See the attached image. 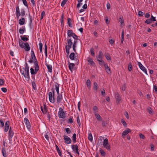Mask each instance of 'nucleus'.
Returning <instances> with one entry per match:
<instances>
[{
    "instance_id": "obj_11",
    "label": "nucleus",
    "mask_w": 157,
    "mask_h": 157,
    "mask_svg": "<svg viewBox=\"0 0 157 157\" xmlns=\"http://www.w3.org/2000/svg\"><path fill=\"white\" fill-rule=\"evenodd\" d=\"M31 56L32 59L34 60L33 63L35 62H38L37 60L36 59V58L35 56V55L34 52L32 48V49L31 52Z\"/></svg>"
},
{
    "instance_id": "obj_15",
    "label": "nucleus",
    "mask_w": 157,
    "mask_h": 157,
    "mask_svg": "<svg viewBox=\"0 0 157 157\" xmlns=\"http://www.w3.org/2000/svg\"><path fill=\"white\" fill-rule=\"evenodd\" d=\"M98 88L99 86L97 83L95 82H94L93 85V90L95 91V92H97Z\"/></svg>"
},
{
    "instance_id": "obj_16",
    "label": "nucleus",
    "mask_w": 157,
    "mask_h": 157,
    "mask_svg": "<svg viewBox=\"0 0 157 157\" xmlns=\"http://www.w3.org/2000/svg\"><path fill=\"white\" fill-rule=\"evenodd\" d=\"M10 122L9 121H7L5 124V128L4 131L7 132L8 130Z\"/></svg>"
},
{
    "instance_id": "obj_33",
    "label": "nucleus",
    "mask_w": 157,
    "mask_h": 157,
    "mask_svg": "<svg viewBox=\"0 0 157 157\" xmlns=\"http://www.w3.org/2000/svg\"><path fill=\"white\" fill-rule=\"evenodd\" d=\"M88 139L89 140L92 142L93 141V136L91 133H89Z\"/></svg>"
},
{
    "instance_id": "obj_12",
    "label": "nucleus",
    "mask_w": 157,
    "mask_h": 157,
    "mask_svg": "<svg viewBox=\"0 0 157 157\" xmlns=\"http://www.w3.org/2000/svg\"><path fill=\"white\" fill-rule=\"evenodd\" d=\"M63 139L65 141V143L67 144H70L71 142V140L67 136H63Z\"/></svg>"
},
{
    "instance_id": "obj_28",
    "label": "nucleus",
    "mask_w": 157,
    "mask_h": 157,
    "mask_svg": "<svg viewBox=\"0 0 157 157\" xmlns=\"http://www.w3.org/2000/svg\"><path fill=\"white\" fill-rule=\"evenodd\" d=\"M29 36H28V37H27L26 35H24V36H21V37L22 40L25 42L29 40Z\"/></svg>"
},
{
    "instance_id": "obj_19",
    "label": "nucleus",
    "mask_w": 157,
    "mask_h": 157,
    "mask_svg": "<svg viewBox=\"0 0 157 157\" xmlns=\"http://www.w3.org/2000/svg\"><path fill=\"white\" fill-rule=\"evenodd\" d=\"M103 56V53L101 51H100L99 52L98 55L97 57V60L102 59V57Z\"/></svg>"
},
{
    "instance_id": "obj_53",
    "label": "nucleus",
    "mask_w": 157,
    "mask_h": 157,
    "mask_svg": "<svg viewBox=\"0 0 157 157\" xmlns=\"http://www.w3.org/2000/svg\"><path fill=\"white\" fill-rule=\"evenodd\" d=\"M43 113H46L47 112V109H40Z\"/></svg>"
},
{
    "instance_id": "obj_62",
    "label": "nucleus",
    "mask_w": 157,
    "mask_h": 157,
    "mask_svg": "<svg viewBox=\"0 0 157 157\" xmlns=\"http://www.w3.org/2000/svg\"><path fill=\"white\" fill-rule=\"evenodd\" d=\"M2 91L4 93H6L7 92V89L6 88L3 87L1 88Z\"/></svg>"
},
{
    "instance_id": "obj_45",
    "label": "nucleus",
    "mask_w": 157,
    "mask_h": 157,
    "mask_svg": "<svg viewBox=\"0 0 157 157\" xmlns=\"http://www.w3.org/2000/svg\"><path fill=\"white\" fill-rule=\"evenodd\" d=\"M68 0H63L61 3V6L63 7Z\"/></svg>"
},
{
    "instance_id": "obj_47",
    "label": "nucleus",
    "mask_w": 157,
    "mask_h": 157,
    "mask_svg": "<svg viewBox=\"0 0 157 157\" xmlns=\"http://www.w3.org/2000/svg\"><path fill=\"white\" fill-rule=\"evenodd\" d=\"M147 110L150 114H152L153 113V111L152 109H147Z\"/></svg>"
},
{
    "instance_id": "obj_42",
    "label": "nucleus",
    "mask_w": 157,
    "mask_h": 157,
    "mask_svg": "<svg viewBox=\"0 0 157 157\" xmlns=\"http://www.w3.org/2000/svg\"><path fill=\"white\" fill-rule=\"evenodd\" d=\"M56 150H57V152H58V153L59 154V155L60 156H61V155H62V153L59 150V147H58V146L57 145H56Z\"/></svg>"
},
{
    "instance_id": "obj_34",
    "label": "nucleus",
    "mask_w": 157,
    "mask_h": 157,
    "mask_svg": "<svg viewBox=\"0 0 157 157\" xmlns=\"http://www.w3.org/2000/svg\"><path fill=\"white\" fill-rule=\"evenodd\" d=\"M39 48H40V53H42V46H43V44L41 42V41H40V42L39 44Z\"/></svg>"
},
{
    "instance_id": "obj_52",
    "label": "nucleus",
    "mask_w": 157,
    "mask_h": 157,
    "mask_svg": "<svg viewBox=\"0 0 157 157\" xmlns=\"http://www.w3.org/2000/svg\"><path fill=\"white\" fill-rule=\"evenodd\" d=\"M63 14H62L61 19L60 20V21L61 24V25H62L63 23Z\"/></svg>"
},
{
    "instance_id": "obj_44",
    "label": "nucleus",
    "mask_w": 157,
    "mask_h": 157,
    "mask_svg": "<svg viewBox=\"0 0 157 157\" xmlns=\"http://www.w3.org/2000/svg\"><path fill=\"white\" fill-rule=\"evenodd\" d=\"M32 86L34 90H36V84L34 82H32Z\"/></svg>"
},
{
    "instance_id": "obj_22",
    "label": "nucleus",
    "mask_w": 157,
    "mask_h": 157,
    "mask_svg": "<svg viewBox=\"0 0 157 157\" xmlns=\"http://www.w3.org/2000/svg\"><path fill=\"white\" fill-rule=\"evenodd\" d=\"M74 33L72 30H69L67 31V36L69 37H71L73 35V34H74Z\"/></svg>"
},
{
    "instance_id": "obj_31",
    "label": "nucleus",
    "mask_w": 157,
    "mask_h": 157,
    "mask_svg": "<svg viewBox=\"0 0 157 157\" xmlns=\"http://www.w3.org/2000/svg\"><path fill=\"white\" fill-rule=\"evenodd\" d=\"M75 54L74 53H71L69 55V58L71 60H74V57Z\"/></svg>"
},
{
    "instance_id": "obj_51",
    "label": "nucleus",
    "mask_w": 157,
    "mask_h": 157,
    "mask_svg": "<svg viewBox=\"0 0 157 157\" xmlns=\"http://www.w3.org/2000/svg\"><path fill=\"white\" fill-rule=\"evenodd\" d=\"M140 138V139L144 140L145 139L144 136L141 133H140L139 134Z\"/></svg>"
},
{
    "instance_id": "obj_5",
    "label": "nucleus",
    "mask_w": 157,
    "mask_h": 157,
    "mask_svg": "<svg viewBox=\"0 0 157 157\" xmlns=\"http://www.w3.org/2000/svg\"><path fill=\"white\" fill-rule=\"evenodd\" d=\"M63 96L62 94H58L56 98V103L58 104H60V106H58V107L59 108H62L63 107V106L61 104L62 103Z\"/></svg>"
},
{
    "instance_id": "obj_43",
    "label": "nucleus",
    "mask_w": 157,
    "mask_h": 157,
    "mask_svg": "<svg viewBox=\"0 0 157 157\" xmlns=\"http://www.w3.org/2000/svg\"><path fill=\"white\" fill-rule=\"evenodd\" d=\"M72 37L76 40H79V37L77 36L75 33L73 34V35Z\"/></svg>"
},
{
    "instance_id": "obj_58",
    "label": "nucleus",
    "mask_w": 157,
    "mask_h": 157,
    "mask_svg": "<svg viewBox=\"0 0 157 157\" xmlns=\"http://www.w3.org/2000/svg\"><path fill=\"white\" fill-rule=\"evenodd\" d=\"M45 15V13L44 11H43L41 12V18L40 19H43V16Z\"/></svg>"
},
{
    "instance_id": "obj_35",
    "label": "nucleus",
    "mask_w": 157,
    "mask_h": 157,
    "mask_svg": "<svg viewBox=\"0 0 157 157\" xmlns=\"http://www.w3.org/2000/svg\"><path fill=\"white\" fill-rule=\"evenodd\" d=\"M119 21L120 22L121 25H123L124 24V20L122 16L120 17Z\"/></svg>"
},
{
    "instance_id": "obj_40",
    "label": "nucleus",
    "mask_w": 157,
    "mask_h": 157,
    "mask_svg": "<svg viewBox=\"0 0 157 157\" xmlns=\"http://www.w3.org/2000/svg\"><path fill=\"white\" fill-rule=\"evenodd\" d=\"M76 134L74 133L72 136V139L74 143L76 142Z\"/></svg>"
},
{
    "instance_id": "obj_64",
    "label": "nucleus",
    "mask_w": 157,
    "mask_h": 157,
    "mask_svg": "<svg viewBox=\"0 0 157 157\" xmlns=\"http://www.w3.org/2000/svg\"><path fill=\"white\" fill-rule=\"evenodd\" d=\"M105 57L106 59L107 60H110L111 59L110 56L109 55H106L105 56Z\"/></svg>"
},
{
    "instance_id": "obj_30",
    "label": "nucleus",
    "mask_w": 157,
    "mask_h": 157,
    "mask_svg": "<svg viewBox=\"0 0 157 157\" xmlns=\"http://www.w3.org/2000/svg\"><path fill=\"white\" fill-rule=\"evenodd\" d=\"M95 116L97 119L98 121H101L102 118L98 113H95Z\"/></svg>"
},
{
    "instance_id": "obj_1",
    "label": "nucleus",
    "mask_w": 157,
    "mask_h": 157,
    "mask_svg": "<svg viewBox=\"0 0 157 157\" xmlns=\"http://www.w3.org/2000/svg\"><path fill=\"white\" fill-rule=\"evenodd\" d=\"M25 67H23L24 71L21 70V73L25 78H26L28 80L30 79L29 72V67L27 63H25Z\"/></svg>"
},
{
    "instance_id": "obj_17",
    "label": "nucleus",
    "mask_w": 157,
    "mask_h": 157,
    "mask_svg": "<svg viewBox=\"0 0 157 157\" xmlns=\"http://www.w3.org/2000/svg\"><path fill=\"white\" fill-rule=\"evenodd\" d=\"M71 148L73 151L75 153V151L77 150H78V145L77 144L72 145L71 146Z\"/></svg>"
},
{
    "instance_id": "obj_20",
    "label": "nucleus",
    "mask_w": 157,
    "mask_h": 157,
    "mask_svg": "<svg viewBox=\"0 0 157 157\" xmlns=\"http://www.w3.org/2000/svg\"><path fill=\"white\" fill-rule=\"evenodd\" d=\"M45 65L46 66L48 70V71L52 73V65L50 64H48L47 63H46Z\"/></svg>"
},
{
    "instance_id": "obj_32",
    "label": "nucleus",
    "mask_w": 157,
    "mask_h": 157,
    "mask_svg": "<svg viewBox=\"0 0 157 157\" xmlns=\"http://www.w3.org/2000/svg\"><path fill=\"white\" fill-rule=\"evenodd\" d=\"M14 133L13 131L11 130V128L10 127L9 131V135L12 138L13 135Z\"/></svg>"
},
{
    "instance_id": "obj_29",
    "label": "nucleus",
    "mask_w": 157,
    "mask_h": 157,
    "mask_svg": "<svg viewBox=\"0 0 157 157\" xmlns=\"http://www.w3.org/2000/svg\"><path fill=\"white\" fill-rule=\"evenodd\" d=\"M75 64L73 63H70L68 65L69 69L72 72Z\"/></svg>"
},
{
    "instance_id": "obj_54",
    "label": "nucleus",
    "mask_w": 157,
    "mask_h": 157,
    "mask_svg": "<svg viewBox=\"0 0 157 157\" xmlns=\"http://www.w3.org/2000/svg\"><path fill=\"white\" fill-rule=\"evenodd\" d=\"M124 32L123 31L122 32L121 36V41L122 43L123 42V41L124 40Z\"/></svg>"
},
{
    "instance_id": "obj_24",
    "label": "nucleus",
    "mask_w": 157,
    "mask_h": 157,
    "mask_svg": "<svg viewBox=\"0 0 157 157\" xmlns=\"http://www.w3.org/2000/svg\"><path fill=\"white\" fill-rule=\"evenodd\" d=\"M77 40H75L74 41L73 44H72V48L74 51L75 52H76V45L77 43Z\"/></svg>"
},
{
    "instance_id": "obj_57",
    "label": "nucleus",
    "mask_w": 157,
    "mask_h": 157,
    "mask_svg": "<svg viewBox=\"0 0 157 157\" xmlns=\"http://www.w3.org/2000/svg\"><path fill=\"white\" fill-rule=\"evenodd\" d=\"M151 21H155L156 20L155 19V17H153L152 15H151L150 18Z\"/></svg>"
},
{
    "instance_id": "obj_9",
    "label": "nucleus",
    "mask_w": 157,
    "mask_h": 157,
    "mask_svg": "<svg viewBox=\"0 0 157 157\" xmlns=\"http://www.w3.org/2000/svg\"><path fill=\"white\" fill-rule=\"evenodd\" d=\"M16 17L18 19L20 16V12L19 7L18 4L16 6Z\"/></svg>"
},
{
    "instance_id": "obj_50",
    "label": "nucleus",
    "mask_w": 157,
    "mask_h": 157,
    "mask_svg": "<svg viewBox=\"0 0 157 157\" xmlns=\"http://www.w3.org/2000/svg\"><path fill=\"white\" fill-rule=\"evenodd\" d=\"M66 132L68 134H70L71 132V130H70V129L69 128H66L65 129Z\"/></svg>"
},
{
    "instance_id": "obj_21",
    "label": "nucleus",
    "mask_w": 157,
    "mask_h": 157,
    "mask_svg": "<svg viewBox=\"0 0 157 157\" xmlns=\"http://www.w3.org/2000/svg\"><path fill=\"white\" fill-rule=\"evenodd\" d=\"M104 67L106 72L108 74H110V69L108 66L107 64H105Z\"/></svg>"
},
{
    "instance_id": "obj_61",
    "label": "nucleus",
    "mask_w": 157,
    "mask_h": 157,
    "mask_svg": "<svg viewBox=\"0 0 157 157\" xmlns=\"http://www.w3.org/2000/svg\"><path fill=\"white\" fill-rule=\"evenodd\" d=\"M100 152L101 155L102 156H104L105 154V152L102 150H100Z\"/></svg>"
},
{
    "instance_id": "obj_14",
    "label": "nucleus",
    "mask_w": 157,
    "mask_h": 157,
    "mask_svg": "<svg viewBox=\"0 0 157 157\" xmlns=\"http://www.w3.org/2000/svg\"><path fill=\"white\" fill-rule=\"evenodd\" d=\"M115 98L117 102L118 103L121 100V98L119 94L118 93H117L115 94Z\"/></svg>"
},
{
    "instance_id": "obj_10",
    "label": "nucleus",
    "mask_w": 157,
    "mask_h": 157,
    "mask_svg": "<svg viewBox=\"0 0 157 157\" xmlns=\"http://www.w3.org/2000/svg\"><path fill=\"white\" fill-rule=\"evenodd\" d=\"M138 64L140 68L146 74H147V72L145 67L141 64L140 62H138Z\"/></svg>"
},
{
    "instance_id": "obj_18",
    "label": "nucleus",
    "mask_w": 157,
    "mask_h": 157,
    "mask_svg": "<svg viewBox=\"0 0 157 157\" xmlns=\"http://www.w3.org/2000/svg\"><path fill=\"white\" fill-rule=\"evenodd\" d=\"M131 132V130L129 128L127 129L126 130H124L123 132L122 133V136L123 138L124 137V136L127 135L128 133Z\"/></svg>"
},
{
    "instance_id": "obj_27",
    "label": "nucleus",
    "mask_w": 157,
    "mask_h": 157,
    "mask_svg": "<svg viewBox=\"0 0 157 157\" xmlns=\"http://www.w3.org/2000/svg\"><path fill=\"white\" fill-rule=\"evenodd\" d=\"M86 85L89 89H90L91 87V83L90 79H88L87 80L86 82Z\"/></svg>"
},
{
    "instance_id": "obj_3",
    "label": "nucleus",
    "mask_w": 157,
    "mask_h": 157,
    "mask_svg": "<svg viewBox=\"0 0 157 157\" xmlns=\"http://www.w3.org/2000/svg\"><path fill=\"white\" fill-rule=\"evenodd\" d=\"M33 63L35 65V70L33 68H31L30 69V73L32 75L36 74L39 68L38 62H35Z\"/></svg>"
},
{
    "instance_id": "obj_26",
    "label": "nucleus",
    "mask_w": 157,
    "mask_h": 157,
    "mask_svg": "<svg viewBox=\"0 0 157 157\" xmlns=\"http://www.w3.org/2000/svg\"><path fill=\"white\" fill-rule=\"evenodd\" d=\"M19 24L20 25H23L25 23V19L24 17H21V19H19Z\"/></svg>"
},
{
    "instance_id": "obj_7",
    "label": "nucleus",
    "mask_w": 157,
    "mask_h": 157,
    "mask_svg": "<svg viewBox=\"0 0 157 157\" xmlns=\"http://www.w3.org/2000/svg\"><path fill=\"white\" fill-rule=\"evenodd\" d=\"M58 114L60 118H64L65 117L66 115L63 109H59Z\"/></svg>"
},
{
    "instance_id": "obj_36",
    "label": "nucleus",
    "mask_w": 157,
    "mask_h": 157,
    "mask_svg": "<svg viewBox=\"0 0 157 157\" xmlns=\"http://www.w3.org/2000/svg\"><path fill=\"white\" fill-rule=\"evenodd\" d=\"M67 23L70 27L72 28V24L71 23V20L70 18H68L67 19Z\"/></svg>"
},
{
    "instance_id": "obj_59",
    "label": "nucleus",
    "mask_w": 157,
    "mask_h": 157,
    "mask_svg": "<svg viewBox=\"0 0 157 157\" xmlns=\"http://www.w3.org/2000/svg\"><path fill=\"white\" fill-rule=\"evenodd\" d=\"M138 15L140 17H142L143 16L144 13L141 11H139L138 13Z\"/></svg>"
},
{
    "instance_id": "obj_41",
    "label": "nucleus",
    "mask_w": 157,
    "mask_h": 157,
    "mask_svg": "<svg viewBox=\"0 0 157 157\" xmlns=\"http://www.w3.org/2000/svg\"><path fill=\"white\" fill-rule=\"evenodd\" d=\"M2 152L3 156H4V157H6V150H5V148H2Z\"/></svg>"
},
{
    "instance_id": "obj_63",
    "label": "nucleus",
    "mask_w": 157,
    "mask_h": 157,
    "mask_svg": "<svg viewBox=\"0 0 157 157\" xmlns=\"http://www.w3.org/2000/svg\"><path fill=\"white\" fill-rule=\"evenodd\" d=\"M0 124L1 125V126L2 127H3L4 126V123L3 121L2 120H0Z\"/></svg>"
},
{
    "instance_id": "obj_39",
    "label": "nucleus",
    "mask_w": 157,
    "mask_h": 157,
    "mask_svg": "<svg viewBox=\"0 0 157 157\" xmlns=\"http://www.w3.org/2000/svg\"><path fill=\"white\" fill-rule=\"evenodd\" d=\"M21 12L20 13V16L24 17L25 14V11L24 9H21Z\"/></svg>"
},
{
    "instance_id": "obj_6",
    "label": "nucleus",
    "mask_w": 157,
    "mask_h": 157,
    "mask_svg": "<svg viewBox=\"0 0 157 157\" xmlns=\"http://www.w3.org/2000/svg\"><path fill=\"white\" fill-rule=\"evenodd\" d=\"M103 145V147L108 150H110V145L109 144L108 140L107 138H105L104 140Z\"/></svg>"
},
{
    "instance_id": "obj_4",
    "label": "nucleus",
    "mask_w": 157,
    "mask_h": 157,
    "mask_svg": "<svg viewBox=\"0 0 157 157\" xmlns=\"http://www.w3.org/2000/svg\"><path fill=\"white\" fill-rule=\"evenodd\" d=\"M68 45L66 46L65 49L68 55L69 53V50L72 45L73 42L71 38L68 39L67 40Z\"/></svg>"
},
{
    "instance_id": "obj_60",
    "label": "nucleus",
    "mask_w": 157,
    "mask_h": 157,
    "mask_svg": "<svg viewBox=\"0 0 157 157\" xmlns=\"http://www.w3.org/2000/svg\"><path fill=\"white\" fill-rule=\"evenodd\" d=\"M105 22L107 24H109V21L108 20V18L107 17H105Z\"/></svg>"
},
{
    "instance_id": "obj_8",
    "label": "nucleus",
    "mask_w": 157,
    "mask_h": 157,
    "mask_svg": "<svg viewBox=\"0 0 157 157\" xmlns=\"http://www.w3.org/2000/svg\"><path fill=\"white\" fill-rule=\"evenodd\" d=\"M49 99L50 102L53 103L55 102L54 95H53L52 92H49L48 94Z\"/></svg>"
},
{
    "instance_id": "obj_49",
    "label": "nucleus",
    "mask_w": 157,
    "mask_h": 157,
    "mask_svg": "<svg viewBox=\"0 0 157 157\" xmlns=\"http://www.w3.org/2000/svg\"><path fill=\"white\" fill-rule=\"evenodd\" d=\"M22 1L24 5L27 7H28V4L26 0H22Z\"/></svg>"
},
{
    "instance_id": "obj_13",
    "label": "nucleus",
    "mask_w": 157,
    "mask_h": 157,
    "mask_svg": "<svg viewBox=\"0 0 157 157\" xmlns=\"http://www.w3.org/2000/svg\"><path fill=\"white\" fill-rule=\"evenodd\" d=\"M24 121L27 128H30V124L28 119L26 118H25L24 119Z\"/></svg>"
},
{
    "instance_id": "obj_23",
    "label": "nucleus",
    "mask_w": 157,
    "mask_h": 157,
    "mask_svg": "<svg viewBox=\"0 0 157 157\" xmlns=\"http://www.w3.org/2000/svg\"><path fill=\"white\" fill-rule=\"evenodd\" d=\"M25 26H22V28H20L19 29V33L20 34H23L25 31Z\"/></svg>"
},
{
    "instance_id": "obj_55",
    "label": "nucleus",
    "mask_w": 157,
    "mask_h": 157,
    "mask_svg": "<svg viewBox=\"0 0 157 157\" xmlns=\"http://www.w3.org/2000/svg\"><path fill=\"white\" fill-rule=\"evenodd\" d=\"M29 17L30 20V22L29 25H31L32 23V17L30 15H29Z\"/></svg>"
},
{
    "instance_id": "obj_46",
    "label": "nucleus",
    "mask_w": 157,
    "mask_h": 157,
    "mask_svg": "<svg viewBox=\"0 0 157 157\" xmlns=\"http://www.w3.org/2000/svg\"><path fill=\"white\" fill-rule=\"evenodd\" d=\"M128 70L129 71H131L132 69V67L131 63L129 64L128 66Z\"/></svg>"
},
{
    "instance_id": "obj_56",
    "label": "nucleus",
    "mask_w": 157,
    "mask_h": 157,
    "mask_svg": "<svg viewBox=\"0 0 157 157\" xmlns=\"http://www.w3.org/2000/svg\"><path fill=\"white\" fill-rule=\"evenodd\" d=\"M151 22L152 21L150 19L147 20L145 21V23H147V24H150Z\"/></svg>"
},
{
    "instance_id": "obj_25",
    "label": "nucleus",
    "mask_w": 157,
    "mask_h": 157,
    "mask_svg": "<svg viewBox=\"0 0 157 157\" xmlns=\"http://www.w3.org/2000/svg\"><path fill=\"white\" fill-rule=\"evenodd\" d=\"M55 89L56 90L57 94H60L59 93V85L58 84L56 83L55 85Z\"/></svg>"
},
{
    "instance_id": "obj_48",
    "label": "nucleus",
    "mask_w": 157,
    "mask_h": 157,
    "mask_svg": "<svg viewBox=\"0 0 157 157\" xmlns=\"http://www.w3.org/2000/svg\"><path fill=\"white\" fill-rule=\"evenodd\" d=\"M90 53H91V54L93 56H94L95 54H94V49L93 48H91L90 49Z\"/></svg>"
},
{
    "instance_id": "obj_38",
    "label": "nucleus",
    "mask_w": 157,
    "mask_h": 157,
    "mask_svg": "<svg viewBox=\"0 0 157 157\" xmlns=\"http://www.w3.org/2000/svg\"><path fill=\"white\" fill-rule=\"evenodd\" d=\"M87 61L89 62V64L92 65H93L94 64V63L93 60V59L91 58H90L87 60Z\"/></svg>"
},
{
    "instance_id": "obj_37",
    "label": "nucleus",
    "mask_w": 157,
    "mask_h": 157,
    "mask_svg": "<svg viewBox=\"0 0 157 157\" xmlns=\"http://www.w3.org/2000/svg\"><path fill=\"white\" fill-rule=\"evenodd\" d=\"M98 61L99 62V65H101V66H103H103H104V65L105 64H107L106 63H105L104 61L102 60V59L98 60Z\"/></svg>"
},
{
    "instance_id": "obj_2",
    "label": "nucleus",
    "mask_w": 157,
    "mask_h": 157,
    "mask_svg": "<svg viewBox=\"0 0 157 157\" xmlns=\"http://www.w3.org/2000/svg\"><path fill=\"white\" fill-rule=\"evenodd\" d=\"M19 44L20 46L22 48H24L26 51H29L30 49V47L27 42H23L21 40L19 41Z\"/></svg>"
}]
</instances>
